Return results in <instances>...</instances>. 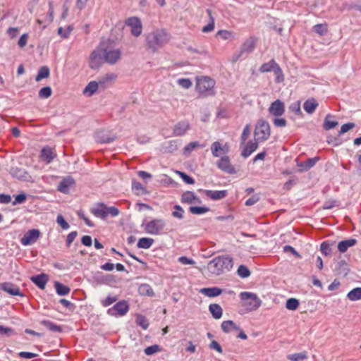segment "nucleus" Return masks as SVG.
<instances>
[{
	"label": "nucleus",
	"instance_id": "obj_64",
	"mask_svg": "<svg viewBox=\"0 0 361 361\" xmlns=\"http://www.w3.org/2000/svg\"><path fill=\"white\" fill-rule=\"evenodd\" d=\"M27 39H28L27 34L25 33L23 35H21V37H20L18 42V46L21 48L24 47L27 43Z\"/></svg>",
	"mask_w": 361,
	"mask_h": 361
},
{
	"label": "nucleus",
	"instance_id": "obj_54",
	"mask_svg": "<svg viewBox=\"0 0 361 361\" xmlns=\"http://www.w3.org/2000/svg\"><path fill=\"white\" fill-rule=\"evenodd\" d=\"M200 146L198 142H191L188 145H186L183 152L184 154H190L195 147Z\"/></svg>",
	"mask_w": 361,
	"mask_h": 361
},
{
	"label": "nucleus",
	"instance_id": "obj_44",
	"mask_svg": "<svg viewBox=\"0 0 361 361\" xmlns=\"http://www.w3.org/2000/svg\"><path fill=\"white\" fill-rule=\"evenodd\" d=\"M273 72L276 75L275 80L276 82L279 83L284 80V75L282 69L281 68L278 63H276V65L275 66Z\"/></svg>",
	"mask_w": 361,
	"mask_h": 361
},
{
	"label": "nucleus",
	"instance_id": "obj_62",
	"mask_svg": "<svg viewBox=\"0 0 361 361\" xmlns=\"http://www.w3.org/2000/svg\"><path fill=\"white\" fill-rule=\"evenodd\" d=\"M250 134V125H246L243 130L241 135V141L242 142H245L247 138L249 137Z\"/></svg>",
	"mask_w": 361,
	"mask_h": 361
},
{
	"label": "nucleus",
	"instance_id": "obj_55",
	"mask_svg": "<svg viewBox=\"0 0 361 361\" xmlns=\"http://www.w3.org/2000/svg\"><path fill=\"white\" fill-rule=\"evenodd\" d=\"M117 300V297L116 296H108L105 299L101 301L102 306L108 307L115 302Z\"/></svg>",
	"mask_w": 361,
	"mask_h": 361
},
{
	"label": "nucleus",
	"instance_id": "obj_34",
	"mask_svg": "<svg viewBox=\"0 0 361 361\" xmlns=\"http://www.w3.org/2000/svg\"><path fill=\"white\" fill-rule=\"evenodd\" d=\"M195 200V194L191 191H186L181 196V202L186 204H193Z\"/></svg>",
	"mask_w": 361,
	"mask_h": 361
},
{
	"label": "nucleus",
	"instance_id": "obj_29",
	"mask_svg": "<svg viewBox=\"0 0 361 361\" xmlns=\"http://www.w3.org/2000/svg\"><path fill=\"white\" fill-rule=\"evenodd\" d=\"M221 329L225 333H229L232 331L240 330V328L233 321L227 320L222 322Z\"/></svg>",
	"mask_w": 361,
	"mask_h": 361
},
{
	"label": "nucleus",
	"instance_id": "obj_36",
	"mask_svg": "<svg viewBox=\"0 0 361 361\" xmlns=\"http://www.w3.org/2000/svg\"><path fill=\"white\" fill-rule=\"evenodd\" d=\"M347 297L352 301L361 300V288L359 287L353 289L348 293Z\"/></svg>",
	"mask_w": 361,
	"mask_h": 361
},
{
	"label": "nucleus",
	"instance_id": "obj_2",
	"mask_svg": "<svg viewBox=\"0 0 361 361\" xmlns=\"http://www.w3.org/2000/svg\"><path fill=\"white\" fill-rule=\"evenodd\" d=\"M233 267V259L228 256H219L211 260L207 264V269L214 276H219L225 271H230Z\"/></svg>",
	"mask_w": 361,
	"mask_h": 361
},
{
	"label": "nucleus",
	"instance_id": "obj_50",
	"mask_svg": "<svg viewBox=\"0 0 361 361\" xmlns=\"http://www.w3.org/2000/svg\"><path fill=\"white\" fill-rule=\"evenodd\" d=\"M237 273L238 274L239 276H240L241 278H247L248 276H250V270L248 269V268L244 265H240L239 266L238 270H237Z\"/></svg>",
	"mask_w": 361,
	"mask_h": 361
},
{
	"label": "nucleus",
	"instance_id": "obj_6",
	"mask_svg": "<svg viewBox=\"0 0 361 361\" xmlns=\"http://www.w3.org/2000/svg\"><path fill=\"white\" fill-rule=\"evenodd\" d=\"M240 298L243 302V305L245 306L249 311L256 310L262 304V300L256 294L252 293L242 292L240 294Z\"/></svg>",
	"mask_w": 361,
	"mask_h": 361
},
{
	"label": "nucleus",
	"instance_id": "obj_52",
	"mask_svg": "<svg viewBox=\"0 0 361 361\" xmlns=\"http://www.w3.org/2000/svg\"><path fill=\"white\" fill-rule=\"evenodd\" d=\"M177 82L180 87L185 89H189L192 85L191 80L188 78L178 79Z\"/></svg>",
	"mask_w": 361,
	"mask_h": 361
},
{
	"label": "nucleus",
	"instance_id": "obj_5",
	"mask_svg": "<svg viewBox=\"0 0 361 361\" xmlns=\"http://www.w3.org/2000/svg\"><path fill=\"white\" fill-rule=\"evenodd\" d=\"M270 135L271 128L269 123L264 119H259L254 130L255 140L259 142H264L269 138Z\"/></svg>",
	"mask_w": 361,
	"mask_h": 361
},
{
	"label": "nucleus",
	"instance_id": "obj_38",
	"mask_svg": "<svg viewBox=\"0 0 361 361\" xmlns=\"http://www.w3.org/2000/svg\"><path fill=\"white\" fill-rule=\"evenodd\" d=\"M276 65V61L274 59H271L268 63H263L259 68V71L261 73H268L273 71Z\"/></svg>",
	"mask_w": 361,
	"mask_h": 361
},
{
	"label": "nucleus",
	"instance_id": "obj_7",
	"mask_svg": "<svg viewBox=\"0 0 361 361\" xmlns=\"http://www.w3.org/2000/svg\"><path fill=\"white\" fill-rule=\"evenodd\" d=\"M165 227L166 222L162 219H155L144 224L145 232L150 235L163 234Z\"/></svg>",
	"mask_w": 361,
	"mask_h": 361
},
{
	"label": "nucleus",
	"instance_id": "obj_21",
	"mask_svg": "<svg viewBox=\"0 0 361 361\" xmlns=\"http://www.w3.org/2000/svg\"><path fill=\"white\" fill-rule=\"evenodd\" d=\"M222 289L218 287H212V288H203L200 290V293L203 294L205 296L209 298H214L218 296L222 293Z\"/></svg>",
	"mask_w": 361,
	"mask_h": 361
},
{
	"label": "nucleus",
	"instance_id": "obj_17",
	"mask_svg": "<svg viewBox=\"0 0 361 361\" xmlns=\"http://www.w3.org/2000/svg\"><path fill=\"white\" fill-rule=\"evenodd\" d=\"M226 145L222 146V145L219 141L213 142L211 145V151L212 155L214 157H219L221 155L227 153L228 149H226Z\"/></svg>",
	"mask_w": 361,
	"mask_h": 361
},
{
	"label": "nucleus",
	"instance_id": "obj_27",
	"mask_svg": "<svg viewBox=\"0 0 361 361\" xmlns=\"http://www.w3.org/2000/svg\"><path fill=\"white\" fill-rule=\"evenodd\" d=\"M209 310L212 314V317L216 319H219L222 317L223 310L221 307V306L218 304L214 303L209 305Z\"/></svg>",
	"mask_w": 361,
	"mask_h": 361
},
{
	"label": "nucleus",
	"instance_id": "obj_28",
	"mask_svg": "<svg viewBox=\"0 0 361 361\" xmlns=\"http://www.w3.org/2000/svg\"><path fill=\"white\" fill-rule=\"evenodd\" d=\"M319 158H310L307 159L305 161L298 164V166L300 167V171H308L310 169L313 167L317 161H318Z\"/></svg>",
	"mask_w": 361,
	"mask_h": 361
},
{
	"label": "nucleus",
	"instance_id": "obj_56",
	"mask_svg": "<svg viewBox=\"0 0 361 361\" xmlns=\"http://www.w3.org/2000/svg\"><path fill=\"white\" fill-rule=\"evenodd\" d=\"M273 124L276 127L283 128L286 126L287 121L283 118L275 117V118L273 120Z\"/></svg>",
	"mask_w": 361,
	"mask_h": 361
},
{
	"label": "nucleus",
	"instance_id": "obj_24",
	"mask_svg": "<svg viewBox=\"0 0 361 361\" xmlns=\"http://www.w3.org/2000/svg\"><path fill=\"white\" fill-rule=\"evenodd\" d=\"M357 240L354 238L342 240L338 244V250L341 252H345L349 247L354 246Z\"/></svg>",
	"mask_w": 361,
	"mask_h": 361
},
{
	"label": "nucleus",
	"instance_id": "obj_39",
	"mask_svg": "<svg viewBox=\"0 0 361 361\" xmlns=\"http://www.w3.org/2000/svg\"><path fill=\"white\" fill-rule=\"evenodd\" d=\"M55 288L57 294L59 295H66L70 292V288L68 286L59 282L55 283Z\"/></svg>",
	"mask_w": 361,
	"mask_h": 361
},
{
	"label": "nucleus",
	"instance_id": "obj_53",
	"mask_svg": "<svg viewBox=\"0 0 361 361\" xmlns=\"http://www.w3.org/2000/svg\"><path fill=\"white\" fill-rule=\"evenodd\" d=\"M159 350L160 348L158 345H152L151 346L147 347L144 351L147 355H151L159 352Z\"/></svg>",
	"mask_w": 361,
	"mask_h": 361
},
{
	"label": "nucleus",
	"instance_id": "obj_15",
	"mask_svg": "<svg viewBox=\"0 0 361 361\" xmlns=\"http://www.w3.org/2000/svg\"><path fill=\"white\" fill-rule=\"evenodd\" d=\"M190 129V124L188 121H183L177 123L173 128V133L175 136H182Z\"/></svg>",
	"mask_w": 361,
	"mask_h": 361
},
{
	"label": "nucleus",
	"instance_id": "obj_41",
	"mask_svg": "<svg viewBox=\"0 0 361 361\" xmlns=\"http://www.w3.org/2000/svg\"><path fill=\"white\" fill-rule=\"evenodd\" d=\"M173 211L172 212V216L179 220H181L184 217V209L180 205H175L173 207Z\"/></svg>",
	"mask_w": 361,
	"mask_h": 361
},
{
	"label": "nucleus",
	"instance_id": "obj_23",
	"mask_svg": "<svg viewBox=\"0 0 361 361\" xmlns=\"http://www.w3.org/2000/svg\"><path fill=\"white\" fill-rule=\"evenodd\" d=\"M55 157L52 149L49 147H44L41 151V158L47 163H50Z\"/></svg>",
	"mask_w": 361,
	"mask_h": 361
},
{
	"label": "nucleus",
	"instance_id": "obj_19",
	"mask_svg": "<svg viewBox=\"0 0 361 361\" xmlns=\"http://www.w3.org/2000/svg\"><path fill=\"white\" fill-rule=\"evenodd\" d=\"M258 142L259 141H257L256 140H255V141H249L242 151V157L244 158H247L250 155H251L252 153L257 149Z\"/></svg>",
	"mask_w": 361,
	"mask_h": 361
},
{
	"label": "nucleus",
	"instance_id": "obj_60",
	"mask_svg": "<svg viewBox=\"0 0 361 361\" xmlns=\"http://www.w3.org/2000/svg\"><path fill=\"white\" fill-rule=\"evenodd\" d=\"M178 261L184 265H193L195 264V262L193 259L188 258L185 256L180 257L178 259Z\"/></svg>",
	"mask_w": 361,
	"mask_h": 361
},
{
	"label": "nucleus",
	"instance_id": "obj_22",
	"mask_svg": "<svg viewBox=\"0 0 361 361\" xmlns=\"http://www.w3.org/2000/svg\"><path fill=\"white\" fill-rule=\"evenodd\" d=\"M31 281L40 289H44L48 281V277L46 274H42L31 278Z\"/></svg>",
	"mask_w": 361,
	"mask_h": 361
},
{
	"label": "nucleus",
	"instance_id": "obj_61",
	"mask_svg": "<svg viewBox=\"0 0 361 361\" xmlns=\"http://www.w3.org/2000/svg\"><path fill=\"white\" fill-rule=\"evenodd\" d=\"M56 222L61 226L63 229H68L69 224L66 222L62 215H58Z\"/></svg>",
	"mask_w": 361,
	"mask_h": 361
},
{
	"label": "nucleus",
	"instance_id": "obj_58",
	"mask_svg": "<svg viewBox=\"0 0 361 361\" xmlns=\"http://www.w3.org/2000/svg\"><path fill=\"white\" fill-rule=\"evenodd\" d=\"M355 126V125L354 123H347L343 124L341 127V130L339 131V135H342V134L348 132V130L354 128Z\"/></svg>",
	"mask_w": 361,
	"mask_h": 361
},
{
	"label": "nucleus",
	"instance_id": "obj_13",
	"mask_svg": "<svg viewBox=\"0 0 361 361\" xmlns=\"http://www.w3.org/2000/svg\"><path fill=\"white\" fill-rule=\"evenodd\" d=\"M268 111L271 116L280 117L285 113V104L280 99H276L270 104Z\"/></svg>",
	"mask_w": 361,
	"mask_h": 361
},
{
	"label": "nucleus",
	"instance_id": "obj_10",
	"mask_svg": "<svg viewBox=\"0 0 361 361\" xmlns=\"http://www.w3.org/2000/svg\"><path fill=\"white\" fill-rule=\"evenodd\" d=\"M104 61L113 65L117 63L121 57V51L119 49L103 48Z\"/></svg>",
	"mask_w": 361,
	"mask_h": 361
},
{
	"label": "nucleus",
	"instance_id": "obj_32",
	"mask_svg": "<svg viewBox=\"0 0 361 361\" xmlns=\"http://www.w3.org/2000/svg\"><path fill=\"white\" fill-rule=\"evenodd\" d=\"M154 239L150 238H141L139 239L137 246L138 248L149 249L154 243Z\"/></svg>",
	"mask_w": 361,
	"mask_h": 361
},
{
	"label": "nucleus",
	"instance_id": "obj_4",
	"mask_svg": "<svg viewBox=\"0 0 361 361\" xmlns=\"http://www.w3.org/2000/svg\"><path fill=\"white\" fill-rule=\"evenodd\" d=\"M90 212L96 217L106 219L108 216L113 217L119 214V210L115 207H107L105 204L99 202L90 209Z\"/></svg>",
	"mask_w": 361,
	"mask_h": 361
},
{
	"label": "nucleus",
	"instance_id": "obj_12",
	"mask_svg": "<svg viewBox=\"0 0 361 361\" xmlns=\"http://www.w3.org/2000/svg\"><path fill=\"white\" fill-rule=\"evenodd\" d=\"M126 25L130 27V32L133 36L138 37L141 35L142 26L140 20L137 17H131L126 21Z\"/></svg>",
	"mask_w": 361,
	"mask_h": 361
},
{
	"label": "nucleus",
	"instance_id": "obj_35",
	"mask_svg": "<svg viewBox=\"0 0 361 361\" xmlns=\"http://www.w3.org/2000/svg\"><path fill=\"white\" fill-rule=\"evenodd\" d=\"M207 13L209 18V23L202 27V31L203 32H209L214 29V18L212 15V11L209 9L207 10Z\"/></svg>",
	"mask_w": 361,
	"mask_h": 361
},
{
	"label": "nucleus",
	"instance_id": "obj_63",
	"mask_svg": "<svg viewBox=\"0 0 361 361\" xmlns=\"http://www.w3.org/2000/svg\"><path fill=\"white\" fill-rule=\"evenodd\" d=\"M259 200V197L257 195H254L245 202L246 206H252L256 204Z\"/></svg>",
	"mask_w": 361,
	"mask_h": 361
},
{
	"label": "nucleus",
	"instance_id": "obj_20",
	"mask_svg": "<svg viewBox=\"0 0 361 361\" xmlns=\"http://www.w3.org/2000/svg\"><path fill=\"white\" fill-rule=\"evenodd\" d=\"M204 193L207 197L213 200H222L227 196V190H204Z\"/></svg>",
	"mask_w": 361,
	"mask_h": 361
},
{
	"label": "nucleus",
	"instance_id": "obj_14",
	"mask_svg": "<svg viewBox=\"0 0 361 361\" xmlns=\"http://www.w3.org/2000/svg\"><path fill=\"white\" fill-rule=\"evenodd\" d=\"M216 166L219 169L228 174H234L236 173L235 167L231 164L230 159L228 156L222 157L216 162Z\"/></svg>",
	"mask_w": 361,
	"mask_h": 361
},
{
	"label": "nucleus",
	"instance_id": "obj_26",
	"mask_svg": "<svg viewBox=\"0 0 361 361\" xmlns=\"http://www.w3.org/2000/svg\"><path fill=\"white\" fill-rule=\"evenodd\" d=\"M255 47V41L253 38H250L246 40L242 45L240 49V54H243L244 53H250L252 52Z\"/></svg>",
	"mask_w": 361,
	"mask_h": 361
},
{
	"label": "nucleus",
	"instance_id": "obj_45",
	"mask_svg": "<svg viewBox=\"0 0 361 361\" xmlns=\"http://www.w3.org/2000/svg\"><path fill=\"white\" fill-rule=\"evenodd\" d=\"M139 292L142 295H145L148 296H153L154 291L152 287L148 284H142L139 287Z\"/></svg>",
	"mask_w": 361,
	"mask_h": 361
},
{
	"label": "nucleus",
	"instance_id": "obj_16",
	"mask_svg": "<svg viewBox=\"0 0 361 361\" xmlns=\"http://www.w3.org/2000/svg\"><path fill=\"white\" fill-rule=\"evenodd\" d=\"M0 286L3 290L11 295H23L18 286L13 283L6 282L1 283Z\"/></svg>",
	"mask_w": 361,
	"mask_h": 361
},
{
	"label": "nucleus",
	"instance_id": "obj_3",
	"mask_svg": "<svg viewBox=\"0 0 361 361\" xmlns=\"http://www.w3.org/2000/svg\"><path fill=\"white\" fill-rule=\"evenodd\" d=\"M196 82V90L202 97H209L214 95L215 81L209 77H197Z\"/></svg>",
	"mask_w": 361,
	"mask_h": 361
},
{
	"label": "nucleus",
	"instance_id": "obj_8",
	"mask_svg": "<svg viewBox=\"0 0 361 361\" xmlns=\"http://www.w3.org/2000/svg\"><path fill=\"white\" fill-rule=\"evenodd\" d=\"M103 48L97 47L90 55L88 64L91 69H98L105 62L103 54Z\"/></svg>",
	"mask_w": 361,
	"mask_h": 361
},
{
	"label": "nucleus",
	"instance_id": "obj_51",
	"mask_svg": "<svg viewBox=\"0 0 361 361\" xmlns=\"http://www.w3.org/2000/svg\"><path fill=\"white\" fill-rule=\"evenodd\" d=\"M222 39L226 40L234 37V34L231 31L221 30L218 31L217 34Z\"/></svg>",
	"mask_w": 361,
	"mask_h": 361
},
{
	"label": "nucleus",
	"instance_id": "obj_46",
	"mask_svg": "<svg viewBox=\"0 0 361 361\" xmlns=\"http://www.w3.org/2000/svg\"><path fill=\"white\" fill-rule=\"evenodd\" d=\"M299 306V301L295 298H289L286 301V307L289 310H295Z\"/></svg>",
	"mask_w": 361,
	"mask_h": 361
},
{
	"label": "nucleus",
	"instance_id": "obj_42",
	"mask_svg": "<svg viewBox=\"0 0 361 361\" xmlns=\"http://www.w3.org/2000/svg\"><path fill=\"white\" fill-rule=\"evenodd\" d=\"M313 30L319 35L323 36L328 32V25L326 23L317 24L313 27Z\"/></svg>",
	"mask_w": 361,
	"mask_h": 361
},
{
	"label": "nucleus",
	"instance_id": "obj_48",
	"mask_svg": "<svg viewBox=\"0 0 361 361\" xmlns=\"http://www.w3.org/2000/svg\"><path fill=\"white\" fill-rule=\"evenodd\" d=\"M136 323L145 330L147 329L149 326V322L145 316L141 314L137 316Z\"/></svg>",
	"mask_w": 361,
	"mask_h": 361
},
{
	"label": "nucleus",
	"instance_id": "obj_18",
	"mask_svg": "<svg viewBox=\"0 0 361 361\" xmlns=\"http://www.w3.org/2000/svg\"><path fill=\"white\" fill-rule=\"evenodd\" d=\"M75 181L73 178L68 176L63 178L58 185V190L63 193H67L73 185Z\"/></svg>",
	"mask_w": 361,
	"mask_h": 361
},
{
	"label": "nucleus",
	"instance_id": "obj_47",
	"mask_svg": "<svg viewBox=\"0 0 361 361\" xmlns=\"http://www.w3.org/2000/svg\"><path fill=\"white\" fill-rule=\"evenodd\" d=\"M51 93L50 87H44L39 91L38 96L41 99H47L51 95Z\"/></svg>",
	"mask_w": 361,
	"mask_h": 361
},
{
	"label": "nucleus",
	"instance_id": "obj_31",
	"mask_svg": "<svg viewBox=\"0 0 361 361\" xmlns=\"http://www.w3.org/2000/svg\"><path fill=\"white\" fill-rule=\"evenodd\" d=\"M40 324L53 332H61L62 328L49 320H42Z\"/></svg>",
	"mask_w": 361,
	"mask_h": 361
},
{
	"label": "nucleus",
	"instance_id": "obj_25",
	"mask_svg": "<svg viewBox=\"0 0 361 361\" xmlns=\"http://www.w3.org/2000/svg\"><path fill=\"white\" fill-rule=\"evenodd\" d=\"M319 104L314 98L306 100L303 104L304 110L308 114H312Z\"/></svg>",
	"mask_w": 361,
	"mask_h": 361
},
{
	"label": "nucleus",
	"instance_id": "obj_57",
	"mask_svg": "<svg viewBox=\"0 0 361 361\" xmlns=\"http://www.w3.org/2000/svg\"><path fill=\"white\" fill-rule=\"evenodd\" d=\"M321 252L326 256L330 255L331 249L327 242H323L320 245Z\"/></svg>",
	"mask_w": 361,
	"mask_h": 361
},
{
	"label": "nucleus",
	"instance_id": "obj_1",
	"mask_svg": "<svg viewBox=\"0 0 361 361\" xmlns=\"http://www.w3.org/2000/svg\"><path fill=\"white\" fill-rule=\"evenodd\" d=\"M170 35L164 29H157L146 36V46L153 52L166 44L170 40Z\"/></svg>",
	"mask_w": 361,
	"mask_h": 361
},
{
	"label": "nucleus",
	"instance_id": "obj_30",
	"mask_svg": "<svg viewBox=\"0 0 361 361\" xmlns=\"http://www.w3.org/2000/svg\"><path fill=\"white\" fill-rule=\"evenodd\" d=\"M98 89V83L95 81L90 82L87 85L83 90V94L91 97L93 95Z\"/></svg>",
	"mask_w": 361,
	"mask_h": 361
},
{
	"label": "nucleus",
	"instance_id": "obj_37",
	"mask_svg": "<svg viewBox=\"0 0 361 361\" xmlns=\"http://www.w3.org/2000/svg\"><path fill=\"white\" fill-rule=\"evenodd\" d=\"M189 211L192 214L201 215V214L208 212L209 211V208L206 206H203V207L191 206L189 207Z\"/></svg>",
	"mask_w": 361,
	"mask_h": 361
},
{
	"label": "nucleus",
	"instance_id": "obj_11",
	"mask_svg": "<svg viewBox=\"0 0 361 361\" xmlns=\"http://www.w3.org/2000/svg\"><path fill=\"white\" fill-rule=\"evenodd\" d=\"M40 236V232L38 229H31L27 231L20 240L22 245L26 246L34 244Z\"/></svg>",
	"mask_w": 361,
	"mask_h": 361
},
{
	"label": "nucleus",
	"instance_id": "obj_43",
	"mask_svg": "<svg viewBox=\"0 0 361 361\" xmlns=\"http://www.w3.org/2000/svg\"><path fill=\"white\" fill-rule=\"evenodd\" d=\"M307 354L305 351L299 353L290 354L287 356V358L290 361H300L301 360L306 359Z\"/></svg>",
	"mask_w": 361,
	"mask_h": 361
},
{
	"label": "nucleus",
	"instance_id": "obj_59",
	"mask_svg": "<svg viewBox=\"0 0 361 361\" xmlns=\"http://www.w3.org/2000/svg\"><path fill=\"white\" fill-rule=\"evenodd\" d=\"M72 29L70 27H68L66 29H63V27H60L58 29V34L62 37V38H67L68 35H70Z\"/></svg>",
	"mask_w": 361,
	"mask_h": 361
},
{
	"label": "nucleus",
	"instance_id": "obj_33",
	"mask_svg": "<svg viewBox=\"0 0 361 361\" xmlns=\"http://www.w3.org/2000/svg\"><path fill=\"white\" fill-rule=\"evenodd\" d=\"M50 74L49 68L44 66L41 67L37 73V75H36L35 80L39 82L42 80V79L49 78Z\"/></svg>",
	"mask_w": 361,
	"mask_h": 361
},
{
	"label": "nucleus",
	"instance_id": "obj_49",
	"mask_svg": "<svg viewBox=\"0 0 361 361\" xmlns=\"http://www.w3.org/2000/svg\"><path fill=\"white\" fill-rule=\"evenodd\" d=\"M96 139L97 142L101 143H110L115 140V137H104L103 132H99L97 133Z\"/></svg>",
	"mask_w": 361,
	"mask_h": 361
},
{
	"label": "nucleus",
	"instance_id": "obj_9",
	"mask_svg": "<svg viewBox=\"0 0 361 361\" xmlns=\"http://www.w3.org/2000/svg\"><path fill=\"white\" fill-rule=\"evenodd\" d=\"M129 310V305L126 300H121L116 303L112 307L108 309L107 314L113 317H121L125 315Z\"/></svg>",
	"mask_w": 361,
	"mask_h": 361
},
{
	"label": "nucleus",
	"instance_id": "obj_40",
	"mask_svg": "<svg viewBox=\"0 0 361 361\" xmlns=\"http://www.w3.org/2000/svg\"><path fill=\"white\" fill-rule=\"evenodd\" d=\"M333 116L331 114H328L324 122V128L326 130H329L330 129H332L335 128L336 126H338V123L336 121H330L329 119L331 118Z\"/></svg>",
	"mask_w": 361,
	"mask_h": 361
}]
</instances>
